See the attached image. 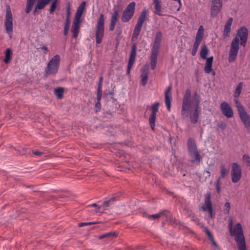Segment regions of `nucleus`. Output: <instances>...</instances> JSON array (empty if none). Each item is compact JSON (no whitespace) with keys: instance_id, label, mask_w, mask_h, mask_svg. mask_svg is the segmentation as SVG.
Segmentation results:
<instances>
[{"instance_id":"nucleus-17","label":"nucleus","mask_w":250,"mask_h":250,"mask_svg":"<svg viewBox=\"0 0 250 250\" xmlns=\"http://www.w3.org/2000/svg\"><path fill=\"white\" fill-rule=\"evenodd\" d=\"M213 61V56L209 57L207 59V61L206 62L205 66L204 67V71L206 73H211L213 75H215V72L212 68Z\"/></svg>"},{"instance_id":"nucleus-6","label":"nucleus","mask_w":250,"mask_h":250,"mask_svg":"<svg viewBox=\"0 0 250 250\" xmlns=\"http://www.w3.org/2000/svg\"><path fill=\"white\" fill-rule=\"evenodd\" d=\"M104 18L103 14L100 15L96 25V42L97 44H100L104 35Z\"/></svg>"},{"instance_id":"nucleus-53","label":"nucleus","mask_w":250,"mask_h":250,"mask_svg":"<svg viewBox=\"0 0 250 250\" xmlns=\"http://www.w3.org/2000/svg\"><path fill=\"white\" fill-rule=\"evenodd\" d=\"M116 22V21L110 20V23L109 25V30L110 31H113L114 30Z\"/></svg>"},{"instance_id":"nucleus-49","label":"nucleus","mask_w":250,"mask_h":250,"mask_svg":"<svg viewBox=\"0 0 250 250\" xmlns=\"http://www.w3.org/2000/svg\"><path fill=\"white\" fill-rule=\"evenodd\" d=\"M66 18H69L71 14V5L70 2H68L66 7Z\"/></svg>"},{"instance_id":"nucleus-45","label":"nucleus","mask_w":250,"mask_h":250,"mask_svg":"<svg viewBox=\"0 0 250 250\" xmlns=\"http://www.w3.org/2000/svg\"><path fill=\"white\" fill-rule=\"evenodd\" d=\"M230 208V204L229 202H227L224 205V212L225 214L229 213Z\"/></svg>"},{"instance_id":"nucleus-16","label":"nucleus","mask_w":250,"mask_h":250,"mask_svg":"<svg viewBox=\"0 0 250 250\" xmlns=\"http://www.w3.org/2000/svg\"><path fill=\"white\" fill-rule=\"evenodd\" d=\"M171 89L172 85H169L165 92V103L168 111H170L171 108Z\"/></svg>"},{"instance_id":"nucleus-52","label":"nucleus","mask_w":250,"mask_h":250,"mask_svg":"<svg viewBox=\"0 0 250 250\" xmlns=\"http://www.w3.org/2000/svg\"><path fill=\"white\" fill-rule=\"evenodd\" d=\"M102 97V89H97V100L101 102Z\"/></svg>"},{"instance_id":"nucleus-55","label":"nucleus","mask_w":250,"mask_h":250,"mask_svg":"<svg viewBox=\"0 0 250 250\" xmlns=\"http://www.w3.org/2000/svg\"><path fill=\"white\" fill-rule=\"evenodd\" d=\"M95 112H97L99 111L101 108V102H97L95 105Z\"/></svg>"},{"instance_id":"nucleus-50","label":"nucleus","mask_w":250,"mask_h":250,"mask_svg":"<svg viewBox=\"0 0 250 250\" xmlns=\"http://www.w3.org/2000/svg\"><path fill=\"white\" fill-rule=\"evenodd\" d=\"M204 232L206 233V234L208 236L209 240L213 239L214 238L212 233L209 230V229H208L207 227H206L204 229Z\"/></svg>"},{"instance_id":"nucleus-3","label":"nucleus","mask_w":250,"mask_h":250,"mask_svg":"<svg viewBox=\"0 0 250 250\" xmlns=\"http://www.w3.org/2000/svg\"><path fill=\"white\" fill-rule=\"evenodd\" d=\"M162 37L163 34L161 31H159L157 32L151 49L150 55V67L152 70L155 69L157 64V56L159 53Z\"/></svg>"},{"instance_id":"nucleus-4","label":"nucleus","mask_w":250,"mask_h":250,"mask_svg":"<svg viewBox=\"0 0 250 250\" xmlns=\"http://www.w3.org/2000/svg\"><path fill=\"white\" fill-rule=\"evenodd\" d=\"M61 61L59 55H55L48 62L47 66L45 68V77L48 75H55L59 70Z\"/></svg>"},{"instance_id":"nucleus-34","label":"nucleus","mask_w":250,"mask_h":250,"mask_svg":"<svg viewBox=\"0 0 250 250\" xmlns=\"http://www.w3.org/2000/svg\"><path fill=\"white\" fill-rule=\"evenodd\" d=\"M148 73L147 71L144 70L142 72L141 83L143 86H145L147 83L148 80Z\"/></svg>"},{"instance_id":"nucleus-63","label":"nucleus","mask_w":250,"mask_h":250,"mask_svg":"<svg viewBox=\"0 0 250 250\" xmlns=\"http://www.w3.org/2000/svg\"><path fill=\"white\" fill-rule=\"evenodd\" d=\"M143 217L147 218L149 219V216H150V215L148 214L146 212H144L143 213Z\"/></svg>"},{"instance_id":"nucleus-61","label":"nucleus","mask_w":250,"mask_h":250,"mask_svg":"<svg viewBox=\"0 0 250 250\" xmlns=\"http://www.w3.org/2000/svg\"><path fill=\"white\" fill-rule=\"evenodd\" d=\"M68 30H69V28L64 27V30H63L64 35L66 36L67 35Z\"/></svg>"},{"instance_id":"nucleus-30","label":"nucleus","mask_w":250,"mask_h":250,"mask_svg":"<svg viewBox=\"0 0 250 250\" xmlns=\"http://www.w3.org/2000/svg\"><path fill=\"white\" fill-rule=\"evenodd\" d=\"M191 101L192 103H194V106L200 107V96L197 92H194Z\"/></svg>"},{"instance_id":"nucleus-38","label":"nucleus","mask_w":250,"mask_h":250,"mask_svg":"<svg viewBox=\"0 0 250 250\" xmlns=\"http://www.w3.org/2000/svg\"><path fill=\"white\" fill-rule=\"evenodd\" d=\"M147 11L146 8H145L142 11L138 19L145 22L147 18Z\"/></svg>"},{"instance_id":"nucleus-41","label":"nucleus","mask_w":250,"mask_h":250,"mask_svg":"<svg viewBox=\"0 0 250 250\" xmlns=\"http://www.w3.org/2000/svg\"><path fill=\"white\" fill-rule=\"evenodd\" d=\"M58 2V0H54L52 2L49 10L50 14H53L54 13L57 8Z\"/></svg>"},{"instance_id":"nucleus-35","label":"nucleus","mask_w":250,"mask_h":250,"mask_svg":"<svg viewBox=\"0 0 250 250\" xmlns=\"http://www.w3.org/2000/svg\"><path fill=\"white\" fill-rule=\"evenodd\" d=\"M80 20L74 19L71 28V32H79L80 28Z\"/></svg>"},{"instance_id":"nucleus-20","label":"nucleus","mask_w":250,"mask_h":250,"mask_svg":"<svg viewBox=\"0 0 250 250\" xmlns=\"http://www.w3.org/2000/svg\"><path fill=\"white\" fill-rule=\"evenodd\" d=\"M233 22V18H229L227 21L223 33V36L224 38L229 37L230 33L231 32V26Z\"/></svg>"},{"instance_id":"nucleus-8","label":"nucleus","mask_w":250,"mask_h":250,"mask_svg":"<svg viewBox=\"0 0 250 250\" xmlns=\"http://www.w3.org/2000/svg\"><path fill=\"white\" fill-rule=\"evenodd\" d=\"M119 195L118 194H114L112 195V196H109L106 197L104 202L103 205L101 206H99L97 204L94 203L90 205V207L96 208V212H101L100 211V209L101 207H103L104 210H105L106 208L113 205L114 202L117 201L119 199Z\"/></svg>"},{"instance_id":"nucleus-54","label":"nucleus","mask_w":250,"mask_h":250,"mask_svg":"<svg viewBox=\"0 0 250 250\" xmlns=\"http://www.w3.org/2000/svg\"><path fill=\"white\" fill-rule=\"evenodd\" d=\"M103 82V76H101L99 78L97 89H102Z\"/></svg>"},{"instance_id":"nucleus-14","label":"nucleus","mask_w":250,"mask_h":250,"mask_svg":"<svg viewBox=\"0 0 250 250\" xmlns=\"http://www.w3.org/2000/svg\"><path fill=\"white\" fill-rule=\"evenodd\" d=\"M241 122L247 129L250 128V115L246 110L238 113Z\"/></svg>"},{"instance_id":"nucleus-64","label":"nucleus","mask_w":250,"mask_h":250,"mask_svg":"<svg viewBox=\"0 0 250 250\" xmlns=\"http://www.w3.org/2000/svg\"><path fill=\"white\" fill-rule=\"evenodd\" d=\"M66 197V196H65L64 195H58L57 197H56V199L57 200H59V199H61V198H65Z\"/></svg>"},{"instance_id":"nucleus-62","label":"nucleus","mask_w":250,"mask_h":250,"mask_svg":"<svg viewBox=\"0 0 250 250\" xmlns=\"http://www.w3.org/2000/svg\"><path fill=\"white\" fill-rule=\"evenodd\" d=\"M72 33H73V37L74 38H77L78 37L79 32L75 31V32H72Z\"/></svg>"},{"instance_id":"nucleus-46","label":"nucleus","mask_w":250,"mask_h":250,"mask_svg":"<svg viewBox=\"0 0 250 250\" xmlns=\"http://www.w3.org/2000/svg\"><path fill=\"white\" fill-rule=\"evenodd\" d=\"M118 16H119V10H118V9H115L114 10V12L112 14V16L111 18V20H113V21H117L118 20Z\"/></svg>"},{"instance_id":"nucleus-36","label":"nucleus","mask_w":250,"mask_h":250,"mask_svg":"<svg viewBox=\"0 0 250 250\" xmlns=\"http://www.w3.org/2000/svg\"><path fill=\"white\" fill-rule=\"evenodd\" d=\"M234 101L238 113L245 110L244 107L241 104V103L239 101L238 99L234 98Z\"/></svg>"},{"instance_id":"nucleus-23","label":"nucleus","mask_w":250,"mask_h":250,"mask_svg":"<svg viewBox=\"0 0 250 250\" xmlns=\"http://www.w3.org/2000/svg\"><path fill=\"white\" fill-rule=\"evenodd\" d=\"M188 154L192 159V163L196 162L197 164L200 163L201 160V158L198 150L188 152Z\"/></svg>"},{"instance_id":"nucleus-22","label":"nucleus","mask_w":250,"mask_h":250,"mask_svg":"<svg viewBox=\"0 0 250 250\" xmlns=\"http://www.w3.org/2000/svg\"><path fill=\"white\" fill-rule=\"evenodd\" d=\"M187 147L188 152L198 150L196 143L194 139L189 138L187 141Z\"/></svg>"},{"instance_id":"nucleus-18","label":"nucleus","mask_w":250,"mask_h":250,"mask_svg":"<svg viewBox=\"0 0 250 250\" xmlns=\"http://www.w3.org/2000/svg\"><path fill=\"white\" fill-rule=\"evenodd\" d=\"M203 39V36L199 34L196 35L195 37V41L193 43V47L191 51V55L192 56H195L198 51L199 45Z\"/></svg>"},{"instance_id":"nucleus-31","label":"nucleus","mask_w":250,"mask_h":250,"mask_svg":"<svg viewBox=\"0 0 250 250\" xmlns=\"http://www.w3.org/2000/svg\"><path fill=\"white\" fill-rule=\"evenodd\" d=\"M64 88L58 87L54 89V94L58 99H62L63 98Z\"/></svg>"},{"instance_id":"nucleus-10","label":"nucleus","mask_w":250,"mask_h":250,"mask_svg":"<svg viewBox=\"0 0 250 250\" xmlns=\"http://www.w3.org/2000/svg\"><path fill=\"white\" fill-rule=\"evenodd\" d=\"M159 102H155L151 105V113L149 118V124L153 131L155 130V122L156 120V114L158 111L159 106Z\"/></svg>"},{"instance_id":"nucleus-21","label":"nucleus","mask_w":250,"mask_h":250,"mask_svg":"<svg viewBox=\"0 0 250 250\" xmlns=\"http://www.w3.org/2000/svg\"><path fill=\"white\" fill-rule=\"evenodd\" d=\"M4 26L5 27L6 32L8 34L9 38L11 39L13 37V20H5Z\"/></svg>"},{"instance_id":"nucleus-44","label":"nucleus","mask_w":250,"mask_h":250,"mask_svg":"<svg viewBox=\"0 0 250 250\" xmlns=\"http://www.w3.org/2000/svg\"><path fill=\"white\" fill-rule=\"evenodd\" d=\"M102 223L101 222H83V223H80L78 224V227H83L86 226L91 225H95Z\"/></svg>"},{"instance_id":"nucleus-39","label":"nucleus","mask_w":250,"mask_h":250,"mask_svg":"<svg viewBox=\"0 0 250 250\" xmlns=\"http://www.w3.org/2000/svg\"><path fill=\"white\" fill-rule=\"evenodd\" d=\"M6 8V12L5 20H13L12 14V12L11 11L10 5H7Z\"/></svg>"},{"instance_id":"nucleus-5","label":"nucleus","mask_w":250,"mask_h":250,"mask_svg":"<svg viewBox=\"0 0 250 250\" xmlns=\"http://www.w3.org/2000/svg\"><path fill=\"white\" fill-rule=\"evenodd\" d=\"M190 98L191 91L189 89H187L185 91L182 101L181 114L183 119H185L188 117V112L191 108L192 104Z\"/></svg>"},{"instance_id":"nucleus-33","label":"nucleus","mask_w":250,"mask_h":250,"mask_svg":"<svg viewBox=\"0 0 250 250\" xmlns=\"http://www.w3.org/2000/svg\"><path fill=\"white\" fill-rule=\"evenodd\" d=\"M231 173H242L241 168L237 163H232Z\"/></svg>"},{"instance_id":"nucleus-1","label":"nucleus","mask_w":250,"mask_h":250,"mask_svg":"<svg viewBox=\"0 0 250 250\" xmlns=\"http://www.w3.org/2000/svg\"><path fill=\"white\" fill-rule=\"evenodd\" d=\"M248 35L249 31L246 27L242 26L238 29L237 36L240 37V42H239V39L237 36L232 39L229 54V62H233L236 60L239 49V44L244 47L246 45Z\"/></svg>"},{"instance_id":"nucleus-56","label":"nucleus","mask_w":250,"mask_h":250,"mask_svg":"<svg viewBox=\"0 0 250 250\" xmlns=\"http://www.w3.org/2000/svg\"><path fill=\"white\" fill-rule=\"evenodd\" d=\"M199 34L200 36H202L203 37V36H204V28H203V26L202 25H201L199 27V28L198 29V30L197 31L196 35H198Z\"/></svg>"},{"instance_id":"nucleus-43","label":"nucleus","mask_w":250,"mask_h":250,"mask_svg":"<svg viewBox=\"0 0 250 250\" xmlns=\"http://www.w3.org/2000/svg\"><path fill=\"white\" fill-rule=\"evenodd\" d=\"M221 180L220 179H217L215 182V188L216 190V192L218 194H219L221 192Z\"/></svg>"},{"instance_id":"nucleus-51","label":"nucleus","mask_w":250,"mask_h":250,"mask_svg":"<svg viewBox=\"0 0 250 250\" xmlns=\"http://www.w3.org/2000/svg\"><path fill=\"white\" fill-rule=\"evenodd\" d=\"M217 125L222 130H224L227 127V124L224 122L221 121L217 124Z\"/></svg>"},{"instance_id":"nucleus-28","label":"nucleus","mask_w":250,"mask_h":250,"mask_svg":"<svg viewBox=\"0 0 250 250\" xmlns=\"http://www.w3.org/2000/svg\"><path fill=\"white\" fill-rule=\"evenodd\" d=\"M220 173L221 175L217 179H220L221 180L222 179H224L229 174V170L228 169L225 165H222L220 166Z\"/></svg>"},{"instance_id":"nucleus-7","label":"nucleus","mask_w":250,"mask_h":250,"mask_svg":"<svg viewBox=\"0 0 250 250\" xmlns=\"http://www.w3.org/2000/svg\"><path fill=\"white\" fill-rule=\"evenodd\" d=\"M136 3L132 1L129 3L123 12L121 20L124 22L129 21L133 18L135 11Z\"/></svg>"},{"instance_id":"nucleus-11","label":"nucleus","mask_w":250,"mask_h":250,"mask_svg":"<svg viewBox=\"0 0 250 250\" xmlns=\"http://www.w3.org/2000/svg\"><path fill=\"white\" fill-rule=\"evenodd\" d=\"M137 54V44L135 42L132 43L131 46V50L129 56V61L127 64L126 74H129L130 70L135 61V58Z\"/></svg>"},{"instance_id":"nucleus-42","label":"nucleus","mask_w":250,"mask_h":250,"mask_svg":"<svg viewBox=\"0 0 250 250\" xmlns=\"http://www.w3.org/2000/svg\"><path fill=\"white\" fill-rule=\"evenodd\" d=\"M114 236H117L115 232H109L100 235L99 238L102 239L104 238H110Z\"/></svg>"},{"instance_id":"nucleus-60","label":"nucleus","mask_w":250,"mask_h":250,"mask_svg":"<svg viewBox=\"0 0 250 250\" xmlns=\"http://www.w3.org/2000/svg\"><path fill=\"white\" fill-rule=\"evenodd\" d=\"M211 242H212V245L216 248H218V245L217 243V242L215 241L214 238H213V239H211L210 240Z\"/></svg>"},{"instance_id":"nucleus-13","label":"nucleus","mask_w":250,"mask_h":250,"mask_svg":"<svg viewBox=\"0 0 250 250\" xmlns=\"http://www.w3.org/2000/svg\"><path fill=\"white\" fill-rule=\"evenodd\" d=\"M220 107L222 113L227 118H229L233 116V110L226 102H222L221 104Z\"/></svg>"},{"instance_id":"nucleus-9","label":"nucleus","mask_w":250,"mask_h":250,"mask_svg":"<svg viewBox=\"0 0 250 250\" xmlns=\"http://www.w3.org/2000/svg\"><path fill=\"white\" fill-rule=\"evenodd\" d=\"M211 194L210 192H207L205 195V205H203L201 209L204 211H208L209 213V217L213 219L214 217L213 213V207L211 201Z\"/></svg>"},{"instance_id":"nucleus-59","label":"nucleus","mask_w":250,"mask_h":250,"mask_svg":"<svg viewBox=\"0 0 250 250\" xmlns=\"http://www.w3.org/2000/svg\"><path fill=\"white\" fill-rule=\"evenodd\" d=\"M32 153H33V154L35 155L36 156H41L42 154V152H41L38 150L33 151Z\"/></svg>"},{"instance_id":"nucleus-58","label":"nucleus","mask_w":250,"mask_h":250,"mask_svg":"<svg viewBox=\"0 0 250 250\" xmlns=\"http://www.w3.org/2000/svg\"><path fill=\"white\" fill-rule=\"evenodd\" d=\"M69 24H70V19L66 18L64 27L69 28Z\"/></svg>"},{"instance_id":"nucleus-32","label":"nucleus","mask_w":250,"mask_h":250,"mask_svg":"<svg viewBox=\"0 0 250 250\" xmlns=\"http://www.w3.org/2000/svg\"><path fill=\"white\" fill-rule=\"evenodd\" d=\"M13 53L12 52V50L10 48H8L6 49L5 53V57L4 59V62L5 63H8L12 59V55Z\"/></svg>"},{"instance_id":"nucleus-29","label":"nucleus","mask_w":250,"mask_h":250,"mask_svg":"<svg viewBox=\"0 0 250 250\" xmlns=\"http://www.w3.org/2000/svg\"><path fill=\"white\" fill-rule=\"evenodd\" d=\"M243 86V83L240 82L234 91L233 96L234 98L238 99L241 93Z\"/></svg>"},{"instance_id":"nucleus-2","label":"nucleus","mask_w":250,"mask_h":250,"mask_svg":"<svg viewBox=\"0 0 250 250\" xmlns=\"http://www.w3.org/2000/svg\"><path fill=\"white\" fill-rule=\"evenodd\" d=\"M230 233L231 236H235L238 250H247L245 237L241 224L240 223L236 224L233 229L231 226Z\"/></svg>"},{"instance_id":"nucleus-47","label":"nucleus","mask_w":250,"mask_h":250,"mask_svg":"<svg viewBox=\"0 0 250 250\" xmlns=\"http://www.w3.org/2000/svg\"><path fill=\"white\" fill-rule=\"evenodd\" d=\"M36 9L41 10L44 8L46 6L45 3L42 1V0H39L36 4Z\"/></svg>"},{"instance_id":"nucleus-27","label":"nucleus","mask_w":250,"mask_h":250,"mask_svg":"<svg viewBox=\"0 0 250 250\" xmlns=\"http://www.w3.org/2000/svg\"><path fill=\"white\" fill-rule=\"evenodd\" d=\"M153 3L154 4V9L155 10V14L159 16H162L161 0H153Z\"/></svg>"},{"instance_id":"nucleus-25","label":"nucleus","mask_w":250,"mask_h":250,"mask_svg":"<svg viewBox=\"0 0 250 250\" xmlns=\"http://www.w3.org/2000/svg\"><path fill=\"white\" fill-rule=\"evenodd\" d=\"M169 215L170 217L168 219H167V217H165L166 222H167L170 225H171V226H173L174 227L175 226H177V225H179V226L182 225L181 222L179 220L172 218V214L170 211H169Z\"/></svg>"},{"instance_id":"nucleus-57","label":"nucleus","mask_w":250,"mask_h":250,"mask_svg":"<svg viewBox=\"0 0 250 250\" xmlns=\"http://www.w3.org/2000/svg\"><path fill=\"white\" fill-rule=\"evenodd\" d=\"M40 48L43 50L44 54H47L49 52L47 47L45 45H43Z\"/></svg>"},{"instance_id":"nucleus-19","label":"nucleus","mask_w":250,"mask_h":250,"mask_svg":"<svg viewBox=\"0 0 250 250\" xmlns=\"http://www.w3.org/2000/svg\"><path fill=\"white\" fill-rule=\"evenodd\" d=\"M169 211L167 209H162L160 210V211L155 214L150 215L149 216V219L150 220H156L159 219L162 216H164L165 217H167L168 219L169 217Z\"/></svg>"},{"instance_id":"nucleus-37","label":"nucleus","mask_w":250,"mask_h":250,"mask_svg":"<svg viewBox=\"0 0 250 250\" xmlns=\"http://www.w3.org/2000/svg\"><path fill=\"white\" fill-rule=\"evenodd\" d=\"M231 180L233 183H236L240 180L242 173H231Z\"/></svg>"},{"instance_id":"nucleus-24","label":"nucleus","mask_w":250,"mask_h":250,"mask_svg":"<svg viewBox=\"0 0 250 250\" xmlns=\"http://www.w3.org/2000/svg\"><path fill=\"white\" fill-rule=\"evenodd\" d=\"M85 4L86 2L85 1H83L80 4V5L79 6L76 11L75 19L80 20L81 17L83 12Z\"/></svg>"},{"instance_id":"nucleus-48","label":"nucleus","mask_w":250,"mask_h":250,"mask_svg":"<svg viewBox=\"0 0 250 250\" xmlns=\"http://www.w3.org/2000/svg\"><path fill=\"white\" fill-rule=\"evenodd\" d=\"M243 160L247 163V166L250 167V156L248 154H244L243 156Z\"/></svg>"},{"instance_id":"nucleus-15","label":"nucleus","mask_w":250,"mask_h":250,"mask_svg":"<svg viewBox=\"0 0 250 250\" xmlns=\"http://www.w3.org/2000/svg\"><path fill=\"white\" fill-rule=\"evenodd\" d=\"M144 22L138 19L137 23L135 26L133 30L131 40L132 41H136L142 30Z\"/></svg>"},{"instance_id":"nucleus-26","label":"nucleus","mask_w":250,"mask_h":250,"mask_svg":"<svg viewBox=\"0 0 250 250\" xmlns=\"http://www.w3.org/2000/svg\"><path fill=\"white\" fill-rule=\"evenodd\" d=\"M209 52V50L206 44L202 45L201 46V49L200 51V57L204 60H206L208 58H207V55Z\"/></svg>"},{"instance_id":"nucleus-40","label":"nucleus","mask_w":250,"mask_h":250,"mask_svg":"<svg viewBox=\"0 0 250 250\" xmlns=\"http://www.w3.org/2000/svg\"><path fill=\"white\" fill-rule=\"evenodd\" d=\"M34 3V1L27 0L25 11L26 13H29L32 10V6Z\"/></svg>"},{"instance_id":"nucleus-12","label":"nucleus","mask_w":250,"mask_h":250,"mask_svg":"<svg viewBox=\"0 0 250 250\" xmlns=\"http://www.w3.org/2000/svg\"><path fill=\"white\" fill-rule=\"evenodd\" d=\"M200 107H195L194 106V109L193 110L189 111V114L188 113V117L189 116V118L190 120V122L192 124H196L198 123L199 115H200Z\"/></svg>"}]
</instances>
